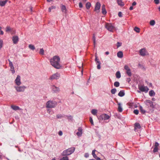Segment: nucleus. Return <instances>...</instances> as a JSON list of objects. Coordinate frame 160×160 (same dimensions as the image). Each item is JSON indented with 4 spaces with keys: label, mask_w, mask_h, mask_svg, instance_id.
<instances>
[{
    "label": "nucleus",
    "mask_w": 160,
    "mask_h": 160,
    "mask_svg": "<svg viewBox=\"0 0 160 160\" xmlns=\"http://www.w3.org/2000/svg\"><path fill=\"white\" fill-rule=\"evenodd\" d=\"M50 62L51 64L54 68L59 69L61 68L60 64V58L59 57L56 56H54L50 59Z\"/></svg>",
    "instance_id": "obj_1"
},
{
    "label": "nucleus",
    "mask_w": 160,
    "mask_h": 160,
    "mask_svg": "<svg viewBox=\"0 0 160 160\" xmlns=\"http://www.w3.org/2000/svg\"><path fill=\"white\" fill-rule=\"evenodd\" d=\"M57 105V102L53 100H49L46 103V107L48 108H53Z\"/></svg>",
    "instance_id": "obj_2"
},
{
    "label": "nucleus",
    "mask_w": 160,
    "mask_h": 160,
    "mask_svg": "<svg viewBox=\"0 0 160 160\" xmlns=\"http://www.w3.org/2000/svg\"><path fill=\"white\" fill-rule=\"evenodd\" d=\"M75 148L74 147H72L69 148L66 150H64L62 153V156H68L71 154L74 151Z\"/></svg>",
    "instance_id": "obj_3"
},
{
    "label": "nucleus",
    "mask_w": 160,
    "mask_h": 160,
    "mask_svg": "<svg viewBox=\"0 0 160 160\" xmlns=\"http://www.w3.org/2000/svg\"><path fill=\"white\" fill-rule=\"evenodd\" d=\"M14 88L18 92H24L27 87L25 86H14Z\"/></svg>",
    "instance_id": "obj_4"
},
{
    "label": "nucleus",
    "mask_w": 160,
    "mask_h": 160,
    "mask_svg": "<svg viewBox=\"0 0 160 160\" xmlns=\"http://www.w3.org/2000/svg\"><path fill=\"white\" fill-rule=\"evenodd\" d=\"M105 28L109 31L113 32L114 27L110 23H106L105 25Z\"/></svg>",
    "instance_id": "obj_5"
},
{
    "label": "nucleus",
    "mask_w": 160,
    "mask_h": 160,
    "mask_svg": "<svg viewBox=\"0 0 160 160\" xmlns=\"http://www.w3.org/2000/svg\"><path fill=\"white\" fill-rule=\"evenodd\" d=\"M138 89L141 92H147L149 90V89L147 86L144 85H138Z\"/></svg>",
    "instance_id": "obj_6"
},
{
    "label": "nucleus",
    "mask_w": 160,
    "mask_h": 160,
    "mask_svg": "<svg viewBox=\"0 0 160 160\" xmlns=\"http://www.w3.org/2000/svg\"><path fill=\"white\" fill-rule=\"evenodd\" d=\"M60 74L58 72L54 73L51 76L50 78V79L51 80H53L54 79H58L60 78Z\"/></svg>",
    "instance_id": "obj_7"
},
{
    "label": "nucleus",
    "mask_w": 160,
    "mask_h": 160,
    "mask_svg": "<svg viewBox=\"0 0 160 160\" xmlns=\"http://www.w3.org/2000/svg\"><path fill=\"white\" fill-rule=\"evenodd\" d=\"M110 117L106 114H103L101 115L98 119L100 120H106L109 119Z\"/></svg>",
    "instance_id": "obj_8"
},
{
    "label": "nucleus",
    "mask_w": 160,
    "mask_h": 160,
    "mask_svg": "<svg viewBox=\"0 0 160 160\" xmlns=\"http://www.w3.org/2000/svg\"><path fill=\"white\" fill-rule=\"evenodd\" d=\"M14 82L17 86H19L21 84V77L20 75H18L17 76L14 81Z\"/></svg>",
    "instance_id": "obj_9"
},
{
    "label": "nucleus",
    "mask_w": 160,
    "mask_h": 160,
    "mask_svg": "<svg viewBox=\"0 0 160 160\" xmlns=\"http://www.w3.org/2000/svg\"><path fill=\"white\" fill-rule=\"evenodd\" d=\"M124 68L126 70V73L128 76L131 77L132 76V73L130 68L127 65H125L124 66Z\"/></svg>",
    "instance_id": "obj_10"
},
{
    "label": "nucleus",
    "mask_w": 160,
    "mask_h": 160,
    "mask_svg": "<svg viewBox=\"0 0 160 160\" xmlns=\"http://www.w3.org/2000/svg\"><path fill=\"white\" fill-rule=\"evenodd\" d=\"M51 89L53 93H58L60 91L59 88L57 87L54 85H52L51 86Z\"/></svg>",
    "instance_id": "obj_11"
},
{
    "label": "nucleus",
    "mask_w": 160,
    "mask_h": 160,
    "mask_svg": "<svg viewBox=\"0 0 160 160\" xmlns=\"http://www.w3.org/2000/svg\"><path fill=\"white\" fill-rule=\"evenodd\" d=\"M145 103L147 106L148 107H150L151 108H154V105L152 101L150 100H146L145 102Z\"/></svg>",
    "instance_id": "obj_12"
},
{
    "label": "nucleus",
    "mask_w": 160,
    "mask_h": 160,
    "mask_svg": "<svg viewBox=\"0 0 160 160\" xmlns=\"http://www.w3.org/2000/svg\"><path fill=\"white\" fill-rule=\"evenodd\" d=\"M140 54L142 56H144L146 55L147 51L145 49L142 48L139 50Z\"/></svg>",
    "instance_id": "obj_13"
},
{
    "label": "nucleus",
    "mask_w": 160,
    "mask_h": 160,
    "mask_svg": "<svg viewBox=\"0 0 160 160\" xmlns=\"http://www.w3.org/2000/svg\"><path fill=\"white\" fill-rule=\"evenodd\" d=\"M101 7V4L99 2H97L96 4L95 7L94 9V11L98 12L99 11H98L100 8Z\"/></svg>",
    "instance_id": "obj_14"
},
{
    "label": "nucleus",
    "mask_w": 160,
    "mask_h": 160,
    "mask_svg": "<svg viewBox=\"0 0 160 160\" xmlns=\"http://www.w3.org/2000/svg\"><path fill=\"white\" fill-rule=\"evenodd\" d=\"M78 132L76 133V134L78 137H81L82 134V129L81 127H79L78 129Z\"/></svg>",
    "instance_id": "obj_15"
},
{
    "label": "nucleus",
    "mask_w": 160,
    "mask_h": 160,
    "mask_svg": "<svg viewBox=\"0 0 160 160\" xmlns=\"http://www.w3.org/2000/svg\"><path fill=\"white\" fill-rule=\"evenodd\" d=\"M18 37L17 36H14L12 37V40L13 43L15 44H17L18 41Z\"/></svg>",
    "instance_id": "obj_16"
},
{
    "label": "nucleus",
    "mask_w": 160,
    "mask_h": 160,
    "mask_svg": "<svg viewBox=\"0 0 160 160\" xmlns=\"http://www.w3.org/2000/svg\"><path fill=\"white\" fill-rule=\"evenodd\" d=\"M118 111L119 112H122L123 110V108L122 106V104L120 102H118Z\"/></svg>",
    "instance_id": "obj_17"
},
{
    "label": "nucleus",
    "mask_w": 160,
    "mask_h": 160,
    "mask_svg": "<svg viewBox=\"0 0 160 160\" xmlns=\"http://www.w3.org/2000/svg\"><path fill=\"white\" fill-rule=\"evenodd\" d=\"M102 13L103 14L105 15L106 14L107 11L105 9V5L104 4L102 5Z\"/></svg>",
    "instance_id": "obj_18"
},
{
    "label": "nucleus",
    "mask_w": 160,
    "mask_h": 160,
    "mask_svg": "<svg viewBox=\"0 0 160 160\" xmlns=\"http://www.w3.org/2000/svg\"><path fill=\"white\" fill-rule=\"evenodd\" d=\"M61 9L62 12L65 13H66L67 12V10L65 6L64 5H62L61 6Z\"/></svg>",
    "instance_id": "obj_19"
},
{
    "label": "nucleus",
    "mask_w": 160,
    "mask_h": 160,
    "mask_svg": "<svg viewBox=\"0 0 160 160\" xmlns=\"http://www.w3.org/2000/svg\"><path fill=\"white\" fill-rule=\"evenodd\" d=\"M11 108L13 110L16 111L20 109V108L18 106H15L14 105H12L11 106Z\"/></svg>",
    "instance_id": "obj_20"
},
{
    "label": "nucleus",
    "mask_w": 160,
    "mask_h": 160,
    "mask_svg": "<svg viewBox=\"0 0 160 160\" xmlns=\"http://www.w3.org/2000/svg\"><path fill=\"white\" fill-rule=\"evenodd\" d=\"M117 56L119 58H122L123 56V52L122 51H119L117 53Z\"/></svg>",
    "instance_id": "obj_21"
},
{
    "label": "nucleus",
    "mask_w": 160,
    "mask_h": 160,
    "mask_svg": "<svg viewBox=\"0 0 160 160\" xmlns=\"http://www.w3.org/2000/svg\"><path fill=\"white\" fill-rule=\"evenodd\" d=\"M118 95L121 97H122L125 95L124 91L123 90H121L118 93Z\"/></svg>",
    "instance_id": "obj_22"
},
{
    "label": "nucleus",
    "mask_w": 160,
    "mask_h": 160,
    "mask_svg": "<svg viewBox=\"0 0 160 160\" xmlns=\"http://www.w3.org/2000/svg\"><path fill=\"white\" fill-rule=\"evenodd\" d=\"M117 2L118 5L121 6H123L124 5L122 0H117Z\"/></svg>",
    "instance_id": "obj_23"
},
{
    "label": "nucleus",
    "mask_w": 160,
    "mask_h": 160,
    "mask_svg": "<svg viewBox=\"0 0 160 160\" xmlns=\"http://www.w3.org/2000/svg\"><path fill=\"white\" fill-rule=\"evenodd\" d=\"M7 0H5V1H0V6L2 7L4 6L6 2H7Z\"/></svg>",
    "instance_id": "obj_24"
},
{
    "label": "nucleus",
    "mask_w": 160,
    "mask_h": 160,
    "mask_svg": "<svg viewBox=\"0 0 160 160\" xmlns=\"http://www.w3.org/2000/svg\"><path fill=\"white\" fill-rule=\"evenodd\" d=\"M91 113L94 115H96L98 112V111L96 109H93L91 111Z\"/></svg>",
    "instance_id": "obj_25"
},
{
    "label": "nucleus",
    "mask_w": 160,
    "mask_h": 160,
    "mask_svg": "<svg viewBox=\"0 0 160 160\" xmlns=\"http://www.w3.org/2000/svg\"><path fill=\"white\" fill-rule=\"evenodd\" d=\"M141 128V126L139 123H136L135 124V129L137 128Z\"/></svg>",
    "instance_id": "obj_26"
},
{
    "label": "nucleus",
    "mask_w": 160,
    "mask_h": 160,
    "mask_svg": "<svg viewBox=\"0 0 160 160\" xmlns=\"http://www.w3.org/2000/svg\"><path fill=\"white\" fill-rule=\"evenodd\" d=\"M155 92L154 91L152 90H150L149 92V95L150 96H154L155 95Z\"/></svg>",
    "instance_id": "obj_27"
},
{
    "label": "nucleus",
    "mask_w": 160,
    "mask_h": 160,
    "mask_svg": "<svg viewBox=\"0 0 160 160\" xmlns=\"http://www.w3.org/2000/svg\"><path fill=\"white\" fill-rule=\"evenodd\" d=\"M116 77L118 78H119L121 77L120 72L119 71H117L116 73Z\"/></svg>",
    "instance_id": "obj_28"
},
{
    "label": "nucleus",
    "mask_w": 160,
    "mask_h": 160,
    "mask_svg": "<svg viewBox=\"0 0 160 160\" xmlns=\"http://www.w3.org/2000/svg\"><path fill=\"white\" fill-rule=\"evenodd\" d=\"M56 117L58 118H62L65 117V115L61 114H58L57 115Z\"/></svg>",
    "instance_id": "obj_29"
},
{
    "label": "nucleus",
    "mask_w": 160,
    "mask_h": 160,
    "mask_svg": "<svg viewBox=\"0 0 160 160\" xmlns=\"http://www.w3.org/2000/svg\"><path fill=\"white\" fill-rule=\"evenodd\" d=\"M139 109L140 110V112L142 114H144L146 112V111L144 110L142 107L141 106L139 107Z\"/></svg>",
    "instance_id": "obj_30"
},
{
    "label": "nucleus",
    "mask_w": 160,
    "mask_h": 160,
    "mask_svg": "<svg viewBox=\"0 0 160 160\" xmlns=\"http://www.w3.org/2000/svg\"><path fill=\"white\" fill-rule=\"evenodd\" d=\"M28 47L30 49L33 50L35 49V48L34 46L31 44L29 45Z\"/></svg>",
    "instance_id": "obj_31"
},
{
    "label": "nucleus",
    "mask_w": 160,
    "mask_h": 160,
    "mask_svg": "<svg viewBox=\"0 0 160 160\" xmlns=\"http://www.w3.org/2000/svg\"><path fill=\"white\" fill-rule=\"evenodd\" d=\"M47 112L50 114H52L54 113L53 111L50 109H48L47 110Z\"/></svg>",
    "instance_id": "obj_32"
},
{
    "label": "nucleus",
    "mask_w": 160,
    "mask_h": 160,
    "mask_svg": "<svg viewBox=\"0 0 160 160\" xmlns=\"http://www.w3.org/2000/svg\"><path fill=\"white\" fill-rule=\"evenodd\" d=\"M91 6V3L89 2H88L86 4V8L87 9H89Z\"/></svg>",
    "instance_id": "obj_33"
},
{
    "label": "nucleus",
    "mask_w": 160,
    "mask_h": 160,
    "mask_svg": "<svg viewBox=\"0 0 160 160\" xmlns=\"http://www.w3.org/2000/svg\"><path fill=\"white\" fill-rule=\"evenodd\" d=\"M92 39L93 41L94 45V46H95V44L96 43V38H95V34H93L92 35Z\"/></svg>",
    "instance_id": "obj_34"
},
{
    "label": "nucleus",
    "mask_w": 160,
    "mask_h": 160,
    "mask_svg": "<svg viewBox=\"0 0 160 160\" xmlns=\"http://www.w3.org/2000/svg\"><path fill=\"white\" fill-rule=\"evenodd\" d=\"M10 71L12 74H14L15 72L14 68L13 66L10 67Z\"/></svg>",
    "instance_id": "obj_35"
},
{
    "label": "nucleus",
    "mask_w": 160,
    "mask_h": 160,
    "mask_svg": "<svg viewBox=\"0 0 160 160\" xmlns=\"http://www.w3.org/2000/svg\"><path fill=\"white\" fill-rule=\"evenodd\" d=\"M95 151H96V150H92V154L93 157L94 158H96L97 157V155L95 154Z\"/></svg>",
    "instance_id": "obj_36"
},
{
    "label": "nucleus",
    "mask_w": 160,
    "mask_h": 160,
    "mask_svg": "<svg viewBox=\"0 0 160 160\" xmlns=\"http://www.w3.org/2000/svg\"><path fill=\"white\" fill-rule=\"evenodd\" d=\"M39 54L42 55L44 54V51L43 48H40V49Z\"/></svg>",
    "instance_id": "obj_37"
},
{
    "label": "nucleus",
    "mask_w": 160,
    "mask_h": 160,
    "mask_svg": "<svg viewBox=\"0 0 160 160\" xmlns=\"http://www.w3.org/2000/svg\"><path fill=\"white\" fill-rule=\"evenodd\" d=\"M120 83L118 82H115L114 83V85L116 87H118L119 86Z\"/></svg>",
    "instance_id": "obj_38"
},
{
    "label": "nucleus",
    "mask_w": 160,
    "mask_h": 160,
    "mask_svg": "<svg viewBox=\"0 0 160 160\" xmlns=\"http://www.w3.org/2000/svg\"><path fill=\"white\" fill-rule=\"evenodd\" d=\"M67 117L69 121H72L73 119L72 117L71 116H65V117Z\"/></svg>",
    "instance_id": "obj_39"
},
{
    "label": "nucleus",
    "mask_w": 160,
    "mask_h": 160,
    "mask_svg": "<svg viewBox=\"0 0 160 160\" xmlns=\"http://www.w3.org/2000/svg\"><path fill=\"white\" fill-rule=\"evenodd\" d=\"M117 91V90L116 88L112 89L111 90V93L112 94H115Z\"/></svg>",
    "instance_id": "obj_40"
},
{
    "label": "nucleus",
    "mask_w": 160,
    "mask_h": 160,
    "mask_svg": "<svg viewBox=\"0 0 160 160\" xmlns=\"http://www.w3.org/2000/svg\"><path fill=\"white\" fill-rule=\"evenodd\" d=\"M155 21L154 20H152L150 21V24L151 26H153L155 24Z\"/></svg>",
    "instance_id": "obj_41"
},
{
    "label": "nucleus",
    "mask_w": 160,
    "mask_h": 160,
    "mask_svg": "<svg viewBox=\"0 0 160 160\" xmlns=\"http://www.w3.org/2000/svg\"><path fill=\"white\" fill-rule=\"evenodd\" d=\"M134 30L135 31H136L137 32H140V29L139 28L135 27L134 28Z\"/></svg>",
    "instance_id": "obj_42"
},
{
    "label": "nucleus",
    "mask_w": 160,
    "mask_h": 160,
    "mask_svg": "<svg viewBox=\"0 0 160 160\" xmlns=\"http://www.w3.org/2000/svg\"><path fill=\"white\" fill-rule=\"evenodd\" d=\"M11 30V28L9 26H7L6 28V31L7 32L10 31Z\"/></svg>",
    "instance_id": "obj_43"
},
{
    "label": "nucleus",
    "mask_w": 160,
    "mask_h": 160,
    "mask_svg": "<svg viewBox=\"0 0 160 160\" xmlns=\"http://www.w3.org/2000/svg\"><path fill=\"white\" fill-rule=\"evenodd\" d=\"M158 147H155L153 150V152L154 153L156 152H158Z\"/></svg>",
    "instance_id": "obj_44"
},
{
    "label": "nucleus",
    "mask_w": 160,
    "mask_h": 160,
    "mask_svg": "<svg viewBox=\"0 0 160 160\" xmlns=\"http://www.w3.org/2000/svg\"><path fill=\"white\" fill-rule=\"evenodd\" d=\"M60 160H69V159L68 157L65 156L61 159Z\"/></svg>",
    "instance_id": "obj_45"
},
{
    "label": "nucleus",
    "mask_w": 160,
    "mask_h": 160,
    "mask_svg": "<svg viewBox=\"0 0 160 160\" xmlns=\"http://www.w3.org/2000/svg\"><path fill=\"white\" fill-rule=\"evenodd\" d=\"M90 123H91V124L92 125H94V123L93 121V119L91 117L90 118Z\"/></svg>",
    "instance_id": "obj_46"
},
{
    "label": "nucleus",
    "mask_w": 160,
    "mask_h": 160,
    "mask_svg": "<svg viewBox=\"0 0 160 160\" xmlns=\"http://www.w3.org/2000/svg\"><path fill=\"white\" fill-rule=\"evenodd\" d=\"M9 62V66L10 67L13 66V64L12 62L9 59L8 60Z\"/></svg>",
    "instance_id": "obj_47"
},
{
    "label": "nucleus",
    "mask_w": 160,
    "mask_h": 160,
    "mask_svg": "<svg viewBox=\"0 0 160 160\" xmlns=\"http://www.w3.org/2000/svg\"><path fill=\"white\" fill-rule=\"evenodd\" d=\"M133 112L135 114L138 115V114L139 111L138 110L136 109L134 110Z\"/></svg>",
    "instance_id": "obj_48"
},
{
    "label": "nucleus",
    "mask_w": 160,
    "mask_h": 160,
    "mask_svg": "<svg viewBox=\"0 0 160 160\" xmlns=\"http://www.w3.org/2000/svg\"><path fill=\"white\" fill-rule=\"evenodd\" d=\"M122 45V43L118 42L117 44V46L118 48L121 46Z\"/></svg>",
    "instance_id": "obj_49"
},
{
    "label": "nucleus",
    "mask_w": 160,
    "mask_h": 160,
    "mask_svg": "<svg viewBox=\"0 0 160 160\" xmlns=\"http://www.w3.org/2000/svg\"><path fill=\"white\" fill-rule=\"evenodd\" d=\"M154 1L155 4H158L159 2V0H154Z\"/></svg>",
    "instance_id": "obj_50"
},
{
    "label": "nucleus",
    "mask_w": 160,
    "mask_h": 160,
    "mask_svg": "<svg viewBox=\"0 0 160 160\" xmlns=\"http://www.w3.org/2000/svg\"><path fill=\"white\" fill-rule=\"evenodd\" d=\"M95 62H97L98 61H99V59L98 58V57L96 55H95Z\"/></svg>",
    "instance_id": "obj_51"
},
{
    "label": "nucleus",
    "mask_w": 160,
    "mask_h": 160,
    "mask_svg": "<svg viewBox=\"0 0 160 160\" xmlns=\"http://www.w3.org/2000/svg\"><path fill=\"white\" fill-rule=\"evenodd\" d=\"M159 144L158 142H155V145H154L155 147H158V146H159Z\"/></svg>",
    "instance_id": "obj_52"
},
{
    "label": "nucleus",
    "mask_w": 160,
    "mask_h": 160,
    "mask_svg": "<svg viewBox=\"0 0 160 160\" xmlns=\"http://www.w3.org/2000/svg\"><path fill=\"white\" fill-rule=\"evenodd\" d=\"M2 40H0V49L2 48Z\"/></svg>",
    "instance_id": "obj_53"
},
{
    "label": "nucleus",
    "mask_w": 160,
    "mask_h": 160,
    "mask_svg": "<svg viewBox=\"0 0 160 160\" xmlns=\"http://www.w3.org/2000/svg\"><path fill=\"white\" fill-rule=\"evenodd\" d=\"M97 68L98 69H101V64H98L97 66Z\"/></svg>",
    "instance_id": "obj_54"
},
{
    "label": "nucleus",
    "mask_w": 160,
    "mask_h": 160,
    "mask_svg": "<svg viewBox=\"0 0 160 160\" xmlns=\"http://www.w3.org/2000/svg\"><path fill=\"white\" fill-rule=\"evenodd\" d=\"M79 8H82V4L81 2H79Z\"/></svg>",
    "instance_id": "obj_55"
},
{
    "label": "nucleus",
    "mask_w": 160,
    "mask_h": 160,
    "mask_svg": "<svg viewBox=\"0 0 160 160\" xmlns=\"http://www.w3.org/2000/svg\"><path fill=\"white\" fill-rule=\"evenodd\" d=\"M118 15L120 17H122V13L121 12H119L118 13Z\"/></svg>",
    "instance_id": "obj_56"
},
{
    "label": "nucleus",
    "mask_w": 160,
    "mask_h": 160,
    "mask_svg": "<svg viewBox=\"0 0 160 160\" xmlns=\"http://www.w3.org/2000/svg\"><path fill=\"white\" fill-rule=\"evenodd\" d=\"M58 134L60 136H62V132L61 131H59L58 132Z\"/></svg>",
    "instance_id": "obj_57"
},
{
    "label": "nucleus",
    "mask_w": 160,
    "mask_h": 160,
    "mask_svg": "<svg viewBox=\"0 0 160 160\" xmlns=\"http://www.w3.org/2000/svg\"><path fill=\"white\" fill-rule=\"evenodd\" d=\"M84 156L86 158H88L89 157V154L88 153H86L84 155Z\"/></svg>",
    "instance_id": "obj_58"
},
{
    "label": "nucleus",
    "mask_w": 160,
    "mask_h": 160,
    "mask_svg": "<svg viewBox=\"0 0 160 160\" xmlns=\"http://www.w3.org/2000/svg\"><path fill=\"white\" fill-rule=\"evenodd\" d=\"M137 3L135 2H134L132 4V6H135L136 5Z\"/></svg>",
    "instance_id": "obj_59"
},
{
    "label": "nucleus",
    "mask_w": 160,
    "mask_h": 160,
    "mask_svg": "<svg viewBox=\"0 0 160 160\" xmlns=\"http://www.w3.org/2000/svg\"><path fill=\"white\" fill-rule=\"evenodd\" d=\"M133 9V7L132 6H131L130 8H129V10H132Z\"/></svg>",
    "instance_id": "obj_60"
},
{
    "label": "nucleus",
    "mask_w": 160,
    "mask_h": 160,
    "mask_svg": "<svg viewBox=\"0 0 160 160\" xmlns=\"http://www.w3.org/2000/svg\"><path fill=\"white\" fill-rule=\"evenodd\" d=\"M0 34L1 35H3V32L2 31L1 29V30H0Z\"/></svg>",
    "instance_id": "obj_61"
},
{
    "label": "nucleus",
    "mask_w": 160,
    "mask_h": 160,
    "mask_svg": "<svg viewBox=\"0 0 160 160\" xmlns=\"http://www.w3.org/2000/svg\"><path fill=\"white\" fill-rule=\"evenodd\" d=\"M95 158L96 159V160H101L100 158L98 157H97V158Z\"/></svg>",
    "instance_id": "obj_62"
},
{
    "label": "nucleus",
    "mask_w": 160,
    "mask_h": 160,
    "mask_svg": "<svg viewBox=\"0 0 160 160\" xmlns=\"http://www.w3.org/2000/svg\"><path fill=\"white\" fill-rule=\"evenodd\" d=\"M96 64H101V63L100 61H97V62H96Z\"/></svg>",
    "instance_id": "obj_63"
},
{
    "label": "nucleus",
    "mask_w": 160,
    "mask_h": 160,
    "mask_svg": "<svg viewBox=\"0 0 160 160\" xmlns=\"http://www.w3.org/2000/svg\"><path fill=\"white\" fill-rule=\"evenodd\" d=\"M105 54L107 55H108L109 54V52L108 51L106 52H105Z\"/></svg>",
    "instance_id": "obj_64"
}]
</instances>
